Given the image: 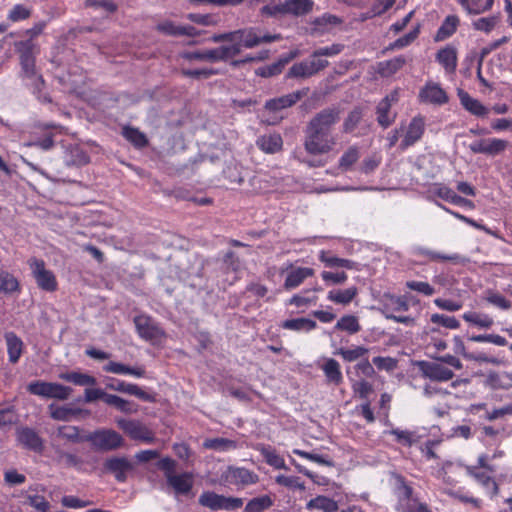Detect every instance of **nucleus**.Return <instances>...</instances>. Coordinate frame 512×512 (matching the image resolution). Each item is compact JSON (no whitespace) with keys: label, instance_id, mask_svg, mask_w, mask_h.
<instances>
[{"label":"nucleus","instance_id":"10","mask_svg":"<svg viewBox=\"0 0 512 512\" xmlns=\"http://www.w3.org/2000/svg\"><path fill=\"white\" fill-rule=\"evenodd\" d=\"M136 331L140 338L155 344L165 338L166 333L151 316L137 315L134 317Z\"/></svg>","mask_w":512,"mask_h":512},{"label":"nucleus","instance_id":"64","mask_svg":"<svg viewBox=\"0 0 512 512\" xmlns=\"http://www.w3.org/2000/svg\"><path fill=\"white\" fill-rule=\"evenodd\" d=\"M26 503L34 508L37 512H48L50 510V503L42 495L29 494L26 497Z\"/></svg>","mask_w":512,"mask_h":512},{"label":"nucleus","instance_id":"44","mask_svg":"<svg viewBox=\"0 0 512 512\" xmlns=\"http://www.w3.org/2000/svg\"><path fill=\"white\" fill-rule=\"evenodd\" d=\"M59 378L77 386H93L97 382L95 377L76 371L61 373Z\"/></svg>","mask_w":512,"mask_h":512},{"label":"nucleus","instance_id":"9","mask_svg":"<svg viewBox=\"0 0 512 512\" xmlns=\"http://www.w3.org/2000/svg\"><path fill=\"white\" fill-rule=\"evenodd\" d=\"M116 423L117 426L134 441H140L146 444H152L155 441L154 432L139 420L120 418Z\"/></svg>","mask_w":512,"mask_h":512},{"label":"nucleus","instance_id":"11","mask_svg":"<svg viewBox=\"0 0 512 512\" xmlns=\"http://www.w3.org/2000/svg\"><path fill=\"white\" fill-rule=\"evenodd\" d=\"M29 266L40 289L47 292H54L57 290L58 283L56 277L51 270L46 269L45 262L42 259H30Z\"/></svg>","mask_w":512,"mask_h":512},{"label":"nucleus","instance_id":"51","mask_svg":"<svg viewBox=\"0 0 512 512\" xmlns=\"http://www.w3.org/2000/svg\"><path fill=\"white\" fill-rule=\"evenodd\" d=\"M104 402L109 405L115 407L120 412L130 414L137 411L136 407H133L132 403L124 398H121L114 394H106Z\"/></svg>","mask_w":512,"mask_h":512},{"label":"nucleus","instance_id":"26","mask_svg":"<svg viewBox=\"0 0 512 512\" xmlns=\"http://www.w3.org/2000/svg\"><path fill=\"white\" fill-rule=\"evenodd\" d=\"M206 52V62L216 63V62H226L235 56L239 55V49L236 46L230 45H221L216 48L205 49Z\"/></svg>","mask_w":512,"mask_h":512},{"label":"nucleus","instance_id":"7","mask_svg":"<svg viewBox=\"0 0 512 512\" xmlns=\"http://www.w3.org/2000/svg\"><path fill=\"white\" fill-rule=\"evenodd\" d=\"M27 391L32 395L43 398L64 401L70 397L73 390L71 387L60 383L37 380L28 384Z\"/></svg>","mask_w":512,"mask_h":512},{"label":"nucleus","instance_id":"53","mask_svg":"<svg viewBox=\"0 0 512 512\" xmlns=\"http://www.w3.org/2000/svg\"><path fill=\"white\" fill-rule=\"evenodd\" d=\"M308 506L323 512H336L338 510V503L334 499L322 495L311 499Z\"/></svg>","mask_w":512,"mask_h":512},{"label":"nucleus","instance_id":"35","mask_svg":"<svg viewBox=\"0 0 512 512\" xmlns=\"http://www.w3.org/2000/svg\"><path fill=\"white\" fill-rule=\"evenodd\" d=\"M5 340L9 361L15 364L19 361L22 355L23 342L14 332H7L5 334Z\"/></svg>","mask_w":512,"mask_h":512},{"label":"nucleus","instance_id":"16","mask_svg":"<svg viewBox=\"0 0 512 512\" xmlns=\"http://www.w3.org/2000/svg\"><path fill=\"white\" fill-rule=\"evenodd\" d=\"M222 477L225 482L237 486H248L259 481V476L254 471L235 466H229Z\"/></svg>","mask_w":512,"mask_h":512},{"label":"nucleus","instance_id":"41","mask_svg":"<svg viewBox=\"0 0 512 512\" xmlns=\"http://www.w3.org/2000/svg\"><path fill=\"white\" fill-rule=\"evenodd\" d=\"M433 193L437 197L457 206H462L468 202L465 198L456 194L453 189L442 184L436 185Z\"/></svg>","mask_w":512,"mask_h":512},{"label":"nucleus","instance_id":"55","mask_svg":"<svg viewBox=\"0 0 512 512\" xmlns=\"http://www.w3.org/2000/svg\"><path fill=\"white\" fill-rule=\"evenodd\" d=\"M203 446L207 449H212L216 451H228L231 449H235L237 447V443L234 440L218 437L206 439L203 443Z\"/></svg>","mask_w":512,"mask_h":512},{"label":"nucleus","instance_id":"54","mask_svg":"<svg viewBox=\"0 0 512 512\" xmlns=\"http://www.w3.org/2000/svg\"><path fill=\"white\" fill-rule=\"evenodd\" d=\"M50 416L58 421H68L71 416H76L81 412V409L70 408L67 406L49 405Z\"/></svg>","mask_w":512,"mask_h":512},{"label":"nucleus","instance_id":"60","mask_svg":"<svg viewBox=\"0 0 512 512\" xmlns=\"http://www.w3.org/2000/svg\"><path fill=\"white\" fill-rule=\"evenodd\" d=\"M155 29L165 36L181 37L182 25L176 24L171 20H164L159 22Z\"/></svg>","mask_w":512,"mask_h":512},{"label":"nucleus","instance_id":"1","mask_svg":"<svg viewBox=\"0 0 512 512\" xmlns=\"http://www.w3.org/2000/svg\"><path fill=\"white\" fill-rule=\"evenodd\" d=\"M340 121L338 108H325L316 113L304 130V149L309 155H325L333 151L338 144L334 128Z\"/></svg>","mask_w":512,"mask_h":512},{"label":"nucleus","instance_id":"61","mask_svg":"<svg viewBox=\"0 0 512 512\" xmlns=\"http://www.w3.org/2000/svg\"><path fill=\"white\" fill-rule=\"evenodd\" d=\"M430 321L433 324L445 327L447 329H458L460 322L454 316H448L445 314L434 313L430 317Z\"/></svg>","mask_w":512,"mask_h":512},{"label":"nucleus","instance_id":"39","mask_svg":"<svg viewBox=\"0 0 512 512\" xmlns=\"http://www.w3.org/2000/svg\"><path fill=\"white\" fill-rule=\"evenodd\" d=\"M448 347V344L444 337H442L438 330L431 329L429 334V340L427 342L426 348L431 352L430 356L432 358H438V354L445 351Z\"/></svg>","mask_w":512,"mask_h":512},{"label":"nucleus","instance_id":"21","mask_svg":"<svg viewBox=\"0 0 512 512\" xmlns=\"http://www.w3.org/2000/svg\"><path fill=\"white\" fill-rule=\"evenodd\" d=\"M17 50L21 51L20 64L22 68L23 77L31 79L37 73L35 70V59L31 53L32 44L30 41L20 42L17 45Z\"/></svg>","mask_w":512,"mask_h":512},{"label":"nucleus","instance_id":"23","mask_svg":"<svg viewBox=\"0 0 512 512\" xmlns=\"http://www.w3.org/2000/svg\"><path fill=\"white\" fill-rule=\"evenodd\" d=\"M422 102L443 105L448 102L447 93L436 83H427L419 93Z\"/></svg>","mask_w":512,"mask_h":512},{"label":"nucleus","instance_id":"28","mask_svg":"<svg viewBox=\"0 0 512 512\" xmlns=\"http://www.w3.org/2000/svg\"><path fill=\"white\" fill-rule=\"evenodd\" d=\"M257 147L267 154H275L282 150L283 139L279 133L264 134L256 140Z\"/></svg>","mask_w":512,"mask_h":512},{"label":"nucleus","instance_id":"31","mask_svg":"<svg viewBox=\"0 0 512 512\" xmlns=\"http://www.w3.org/2000/svg\"><path fill=\"white\" fill-rule=\"evenodd\" d=\"M321 369L325 375L327 383L339 386L343 382L340 364L335 359L327 358L321 366Z\"/></svg>","mask_w":512,"mask_h":512},{"label":"nucleus","instance_id":"5","mask_svg":"<svg viewBox=\"0 0 512 512\" xmlns=\"http://www.w3.org/2000/svg\"><path fill=\"white\" fill-rule=\"evenodd\" d=\"M157 467L163 471L166 482L175 494L187 495L193 488V475L189 472L175 474L176 461L170 457H164L157 463Z\"/></svg>","mask_w":512,"mask_h":512},{"label":"nucleus","instance_id":"27","mask_svg":"<svg viewBox=\"0 0 512 512\" xmlns=\"http://www.w3.org/2000/svg\"><path fill=\"white\" fill-rule=\"evenodd\" d=\"M254 449L261 454L269 466L275 469H288L284 458L271 445L258 443L254 446Z\"/></svg>","mask_w":512,"mask_h":512},{"label":"nucleus","instance_id":"40","mask_svg":"<svg viewBox=\"0 0 512 512\" xmlns=\"http://www.w3.org/2000/svg\"><path fill=\"white\" fill-rule=\"evenodd\" d=\"M458 3L468 14L478 15L489 11L494 0H458Z\"/></svg>","mask_w":512,"mask_h":512},{"label":"nucleus","instance_id":"6","mask_svg":"<svg viewBox=\"0 0 512 512\" xmlns=\"http://www.w3.org/2000/svg\"><path fill=\"white\" fill-rule=\"evenodd\" d=\"M96 450L114 451L123 446V437L113 429L101 428L89 433L85 439Z\"/></svg>","mask_w":512,"mask_h":512},{"label":"nucleus","instance_id":"58","mask_svg":"<svg viewBox=\"0 0 512 512\" xmlns=\"http://www.w3.org/2000/svg\"><path fill=\"white\" fill-rule=\"evenodd\" d=\"M312 76H313V73L310 70L307 60L294 63L290 67V69L287 73L288 78H303V79H305V78H309Z\"/></svg>","mask_w":512,"mask_h":512},{"label":"nucleus","instance_id":"52","mask_svg":"<svg viewBox=\"0 0 512 512\" xmlns=\"http://www.w3.org/2000/svg\"><path fill=\"white\" fill-rule=\"evenodd\" d=\"M368 352L369 350L363 346H356L352 349L341 347L334 352V355H340L346 362H354L364 358Z\"/></svg>","mask_w":512,"mask_h":512},{"label":"nucleus","instance_id":"29","mask_svg":"<svg viewBox=\"0 0 512 512\" xmlns=\"http://www.w3.org/2000/svg\"><path fill=\"white\" fill-rule=\"evenodd\" d=\"M461 105L472 115L477 117H486L489 114V109L484 106L478 99H475L465 91L458 93Z\"/></svg>","mask_w":512,"mask_h":512},{"label":"nucleus","instance_id":"20","mask_svg":"<svg viewBox=\"0 0 512 512\" xmlns=\"http://www.w3.org/2000/svg\"><path fill=\"white\" fill-rule=\"evenodd\" d=\"M113 381H114L113 383H109L106 385V387L108 389L117 391V392H121V393H126L129 395H133L142 401H146V402H154L155 401V397L152 394L144 391L136 384L128 383L126 381L118 380V379H113Z\"/></svg>","mask_w":512,"mask_h":512},{"label":"nucleus","instance_id":"13","mask_svg":"<svg viewBox=\"0 0 512 512\" xmlns=\"http://www.w3.org/2000/svg\"><path fill=\"white\" fill-rule=\"evenodd\" d=\"M425 129V117L420 114L414 116L405 130L400 148L405 150L419 142L425 133Z\"/></svg>","mask_w":512,"mask_h":512},{"label":"nucleus","instance_id":"37","mask_svg":"<svg viewBox=\"0 0 512 512\" xmlns=\"http://www.w3.org/2000/svg\"><path fill=\"white\" fill-rule=\"evenodd\" d=\"M297 52H290L289 56L286 58L279 59L277 62L272 63L270 65L262 66L256 69V75L268 78L275 75H278L282 72L284 66L294 57H296Z\"/></svg>","mask_w":512,"mask_h":512},{"label":"nucleus","instance_id":"42","mask_svg":"<svg viewBox=\"0 0 512 512\" xmlns=\"http://www.w3.org/2000/svg\"><path fill=\"white\" fill-rule=\"evenodd\" d=\"M465 322L477 326L479 328L489 329L493 326L494 320L491 316L475 311H468L462 315Z\"/></svg>","mask_w":512,"mask_h":512},{"label":"nucleus","instance_id":"47","mask_svg":"<svg viewBox=\"0 0 512 512\" xmlns=\"http://www.w3.org/2000/svg\"><path fill=\"white\" fill-rule=\"evenodd\" d=\"M274 504L269 495H261L249 500L244 508V512H265Z\"/></svg>","mask_w":512,"mask_h":512},{"label":"nucleus","instance_id":"57","mask_svg":"<svg viewBox=\"0 0 512 512\" xmlns=\"http://www.w3.org/2000/svg\"><path fill=\"white\" fill-rule=\"evenodd\" d=\"M363 117V111L360 107H355L352 111H350L345 118L342 130L344 133H352L359 123L361 122Z\"/></svg>","mask_w":512,"mask_h":512},{"label":"nucleus","instance_id":"46","mask_svg":"<svg viewBox=\"0 0 512 512\" xmlns=\"http://www.w3.org/2000/svg\"><path fill=\"white\" fill-rule=\"evenodd\" d=\"M357 293L358 290L354 286L344 290H331L328 292L327 299L336 304L347 305L356 297Z\"/></svg>","mask_w":512,"mask_h":512},{"label":"nucleus","instance_id":"36","mask_svg":"<svg viewBox=\"0 0 512 512\" xmlns=\"http://www.w3.org/2000/svg\"><path fill=\"white\" fill-rule=\"evenodd\" d=\"M482 300L503 311H507L512 307V302L494 289H486L483 292Z\"/></svg>","mask_w":512,"mask_h":512},{"label":"nucleus","instance_id":"48","mask_svg":"<svg viewBox=\"0 0 512 512\" xmlns=\"http://www.w3.org/2000/svg\"><path fill=\"white\" fill-rule=\"evenodd\" d=\"M319 260L325 264V266L334 268V267H342L346 269H352L354 266L353 261L349 259L339 258L331 255L329 251L321 250L319 252Z\"/></svg>","mask_w":512,"mask_h":512},{"label":"nucleus","instance_id":"59","mask_svg":"<svg viewBox=\"0 0 512 512\" xmlns=\"http://www.w3.org/2000/svg\"><path fill=\"white\" fill-rule=\"evenodd\" d=\"M186 19L202 26H216L220 19L215 14L188 13Z\"/></svg>","mask_w":512,"mask_h":512},{"label":"nucleus","instance_id":"45","mask_svg":"<svg viewBox=\"0 0 512 512\" xmlns=\"http://www.w3.org/2000/svg\"><path fill=\"white\" fill-rule=\"evenodd\" d=\"M18 279L10 272L0 268V292L12 294L20 291Z\"/></svg>","mask_w":512,"mask_h":512},{"label":"nucleus","instance_id":"56","mask_svg":"<svg viewBox=\"0 0 512 512\" xmlns=\"http://www.w3.org/2000/svg\"><path fill=\"white\" fill-rule=\"evenodd\" d=\"M420 34V24H417L409 33L399 37L394 42H392L388 49L389 50H395V49H403L405 47H408L411 45Z\"/></svg>","mask_w":512,"mask_h":512},{"label":"nucleus","instance_id":"17","mask_svg":"<svg viewBox=\"0 0 512 512\" xmlns=\"http://www.w3.org/2000/svg\"><path fill=\"white\" fill-rule=\"evenodd\" d=\"M398 101V92L393 91L384 97L376 107L377 122L383 128L391 126L395 119L396 113L391 112L392 103Z\"/></svg>","mask_w":512,"mask_h":512},{"label":"nucleus","instance_id":"50","mask_svg":"<svg viewBox=\"0 0 512 512\" xmlns=\"http://www.w3.org/2000/svg\"><path fill=\"white\" fill-rule=\"evenodd\" d=\"M335 329L345 331L348 332L350 335H353L361 330V325L356 316L344 315L337 321Z\"/></svg>","mask_w":512,"mask_h":512},{"label":"nucleus","instance_id":"15","mask_svg":"<svg viewBox=\"0 0 512 512\" xmlns=\"http://www.w3.org/2000/svg\"><path fill=\"white\" fill-rule=\"evenodd\" d=\"M16 440L26 450L39 454L44 450V440L33 428L27 426L18 427L16 429Z\"/></svg>","mask_w":512,"mask_h":512},{"label":"nucleus","instance_id":"14","mask_svg":"<svg viewBox=\"0 0 512 512\" xmlns=\"http://www.w3.org/2000/svg\"><path fill=\"white\" fill-rule=\"evenodd\" d=\"M418 368L421 375L431 381L446 382L454 377V372L442 363L420 361L418 362Z\"/></svg>","mask_w":512,"mask_h":512},{"label":"nucleus","instance_id":"32","mask_svg":"<svg viewBox=\"0 0 512 512\" xmlns=\"http://www.w3.org/2000/svg\"><path fill=\"white\" fill-rule=\"evenodd\" d=\"M406 64V58L403 55L392 59L381 61L377 65V72L381 77H391L400 71Z\"/></svg>","mask_w":512,"mask_h":512},{"label":"nucleus","instance_id":"2","mask_svg":"<svg viewBox=\"0 0 512 512\" xmlns=\"http://www.w3.org/2000/svg\"><path fill=\"white\" fill-rule=\"evenodd\" d=\"M282 39L280 34L262 33L258 27H247L235 31L213 34L210 40L214 43L229 42L239 49H252L263 43H272Z\"/></svg>","mask_w":512,"mask_h":512},{"label":"nucleus","instance_id":"63","mask_svg":"<svg viewBox=\"0 0 512 512\" xmlns=\"http://www.w3.org/2000/svg\"><path fill=\"white\" fill-rule=\"evenodd\" d=\"M433 303L437 308L448 312H457L463 308V301L461 300L435 298Z\"/></svg>","mask_w":512,"mask_h":512},{"label":"nucleus","instance_id":"24","mask_svg":"<svg viewBox=\"0 0 512 512\" xmlns=\"http://www.w3.org/2000/svg\"><path fill=\"white\" fill-rule=\"evenodd\" d=\"M291 271L287 274L284 281V288L286 290L295 289L300 286L307 278L314 276L315 271L310 267H297L293 268L292 264H289L287 269Z\"/></svg>","mask_w":512,"mask_h":512},{"label":"nucleus","instance_id":"12","mask_svg":"<svg viewBox=\"0 0 512 512\" xmlns=\"http://www.w3.org/2000/svg\"><path fill=\"white\" fill-rule=\"evenodd\" d=\"M509 146L507 140L501 138H480L468 145V149L473 154H484L495 157L506 151Z\"/></svg>","mask_w":512,"mask_h":512},{"label":"nucleus","instance_id":"8","mask_svg":"<svg viewBox=\"0 0 512 512\" xmlns=\"http://www.w3.org/2000/svg\"><path fill=\"white\" fill-rule=\"evenodd\" d=\"M201 506L212 511H234L243 506V499L239 497L224 496L212 491H204L198 499Z\"/></svg>","mask_w":512,"mask_h":512},{"label":"nucleus","instance_id":"43","mask_svg":"<svg viewBox=\"0 0 512 512\" xmlns=\"http://www.w3.org/2000/svg\"><path fill=\"white\" fill-rule=\"evenodd\" d=\"M281 327L293 331H312L317 327V323L309 318L287 319L282 322Z\"/></svg>","mask_w":512,"mask_h":512},{"label":"nucleus","instance_id":"34","mask_svg":"<svg viewBox=\"0 0 512 512\" xmlns=\"http://www.w3.org/2000/svg\"><path fill=\"white\" fill-rule=\"evenodd\" d=\"M453 342H454V352L456 354H461L465 358L475 360L477 362H483V363H489V364H495V365L499 364V360L497 358L488 356L486 353H478L476 355L467 354L465 344H464L463 340L461 339V337H459V336H455L453 338Z\"/></svg>","mask_w":512,"mask_h":512},{"label":"nucleus","instance_id":"22","mask_svg":"<svg viewBox=\"0 0 512 512\" xmlns=\"http://www.w3.org/2000/svg\"><path fill=\"white\" fill-rule=\"evenodd\" d=\"M307 93V90H298L281 97L273 98L265 103V109L276 112L289 108L301 100Z\"/></svg>","mask_w":512,"mask_h":512},{"label":"nucleus","instance_id":"25","mask_svg":"<svg viewBox=\"0 0 512 512\" xmlns=\"http://www.w3.org/2000/svg\"><path fill=\"white\" fill-rule=\"evenodd\" d=\"M459 26L460 18L458 15L451 14L446 16L434 35V41L443 42L451 38L457 32Z\"/></svg>","mask_w":512,"mask_h":512},{"label":"nucleus","instance_id":"38","mask_svg":"<svg viewBox=\"0 0 512 512\" xmlns=\"http://www.w3.org/2000/svg\"><path fill=\"white\" fill-rule=\"evenodd\" d=\"M121 134L135 148L141 149L148 145V139L146 135L138 128L126 125L122 128Z\"/></svg>","mask_w":512,"mask_h":512},{"label":"nucleus","instance_id":"3","mask_svg":"<svg viewBox=\"0 0 512 512\" xmlns=\"http://www.w3.org/2000/svg\"><path fill=\"white\" fill-rule=\"evenodd\" d=\"M392 479V493L396 499L397 512H433L428 503L419 497L412 482L398 473H394Z\"/></svg>","mask_w":512,"mask_h":512},{"label":"nucleus","instance_id":"30","mask_svg":"<svg viewBox=\"0 0 512 512\" xmlns=\"http://www.w3.org/2000/svg\"><path fill=\"white\" fill-rule=\"evenodd\" d=\"M103 370L107 373L119 374V375H132L136 378H142L145 376L146 370L144 366L130 367L122 363L110 361L103 366Z\"/></svg>","mask_w":512,"mask_h":512},{"label":"nucleus","instance_id":"49","mask_svg":"<svg viewBox=\"0 0 512 512\" xmlns=\"http://www.w3.org/2000/svg\"><path fill=\"white\" fill-rule=\"evenodd\" d=\"M360 151L356 145L350 146L340 157L338 162V168L346 172L352 168V166L359 160Z\"/></svg>","mask_w":512,"mask_h":512},{"label":"nucleus","instance_id":"18","mask_svg":"<svg viewBox=\"0 0 512 512\" xmlns=\"http://www.w3.org/2000/svg\"><path fill=\"white\" fill-rule=\"evenodd\" d=\"M435 61L446 74H455L458 66V49L452 44L441 47L435 54Z\"/></svg>","mask_w":512,"mask_h":512},{"label":"nucleus","instance_id":"62","mask_svg":"<svg viewBox=\"0 0 512 512\" xmlns=\"http://www.w3.org/2000/svg\"><path fill=\"white\" fill-rule=\"evenodd\" d=\"M498 16L481 17L473 21V28L477 31L490 33L498 24Z\"/></svg>","mask_w":512,"mask_h":512},{"label":"nucleus","instance_id":"4","mask_svg":"<svg viewBox=\"0 0 512 512\" xmlns=\"http://www.w3.org/2000/svg\"><path fill=\"white\" fill-rule=\"evenodd\" d=\"M464 469L469 477L473 478L486 490L490 498H494L499 494L500 487L493 476L496 472V467L490 463L488 454L481 453L475 465H465Z\"/></svg>","mask_w":512,"mask_h":512},{"label":"nucleus","instance_id":"33","mask_svg":"<svg viewBox=\"0 0 512 512\" xmlns=\"http://www.w3.org/2000/svg\"><path fill=\"white\" fill-rule=\"evenodd\" d=\"M286 14L294 17H301L313 10V0H285Z\"/></svg>","mask_w":512,"mask_h":512},{"label":"nucleus","instance_id":"19","mask_svg":"<svg viewBox=\"0 0 512 512\" xmlns=\"http://www.w3.org/2000/svg\"><path fill=\"white\" fill-rule=\"evenodd\" d=\"M103 468L106 472L113 474L118 482H125L127 473L132 470V465L127 458L114 456L106 459Z\"/></svg>","mask_w":512,"mask_h":512}]
</instances>
